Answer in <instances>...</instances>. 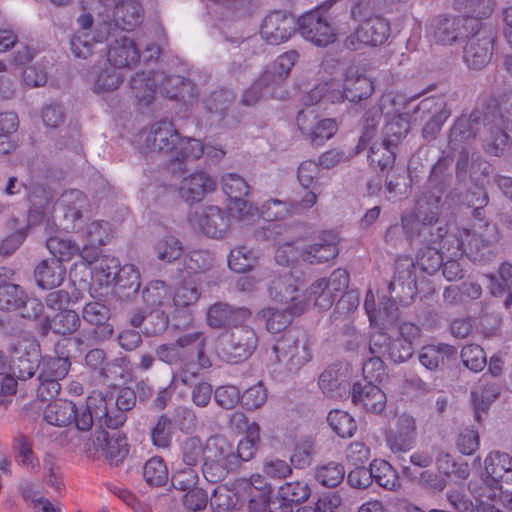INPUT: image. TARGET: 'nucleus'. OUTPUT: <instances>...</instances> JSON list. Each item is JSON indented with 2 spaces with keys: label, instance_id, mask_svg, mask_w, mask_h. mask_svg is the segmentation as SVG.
Masks as SVG:
<instances>
[{
  "label": "nucleus",
  "instance_id": "obj_4",
  "mask_svg": "<svg viewBox=\"0 0 512 512\" xmlns=\"http://www.w3.org/2000/svg\"><path fill=\"white\" fill-rule=\"evenodd\" d=\"M258 342L255 330L241 324L219 337L218 355L227 363H242L253 355L258 347Z\"/></svg>",
  "mask_w": 512,
  "mask_h": 512
},
{
  "label": "nucleus",
  "instance_id": "obj_61",
  "mask_svg": "<svg viewBox=\"0 0 512 512\" xmlns=\"http://www.w3.org/2000/svg\"><path fill=\"white\" fill-rule=\"evenodd\" d=\"M205 445L199 436H191L180 444V456L185 466L196 467L205 457Z\"/></svg>",
  "mask_w": 512,
  "mask_h": 512
},
{
  "label": "nucleus",
  "instance_id": "obj_20",
  "mask_svg": "<svg viewBox=\"0 0 512 512\" xmlns=\"http://www.w3.org/2000/svg\"><path fill=\"white\" fill-rule=\"evenodd\" d=\"M457 356V348L443 342L423 345L417 351L419 363L431 372L443 371L445 369V359L454 362Z\"/></svg>",
  "mask_w": 512,
  "mask_h": 512
},
{
  "label": "nucleus",
  "instance_id": "obj_53",
  "mask_svg": "<svg viewBox=\"0 0 512 512\" xmlns=\"http://www.w3.org/2000/svg\"><path fill=\"white\" fill-rule=\"evenodd\" d=\"M341 364L334 363L329 365L319 376V387L325 394L335 397L340 395V390L348 385L346 375L342 372Z\"/></svg>",
  "mask_w": 512,
  "mask_h": 512
},
{
  "label": "nucleus",
  "instance_id": "obj_7",
  "mask_svg": "<svg viewBox=\"0 0 512 512\" xmlns=\"http://www.w3.org/2000/svg\"><path fill=\"white\" fill-rule=\"evenodd\" d=\"M80 326L81 319L74 310L64 309L51 319L44 315L43 302L34 298V327L41 338L46 337L50 331L64 337L71 336Z\"/></svg>",
  "mask_w": 512,
  "mask_h": 512
},
{
  "label": "nucleus",
  "instance_id": "obj_60",
  "mask_svg": "<svg viewBox=\"0 0 512 512\" xmlns=\"http://www.w3.org/2000/svg\"><path fill=\"white\" fill-rule=\"evenodd\" d=\"M44 244V240L41 242ZM45 247L53 255L52 259H59L60 263L71 260L80 251L79 245L70 240L58 236H50L45 240Z\"/></svg>",
  "mask_w": 512,
  "mask_h": 512
},
{
  "label": "nucleus",
  "instance_id": "obj_17",
  "mask_svg": "<svg viewBox=\"0 0 512 512\" xmlns=\"http://www.w3.org/2000/svg\"><path fill=\"white\" fill-rule=\"evenodd\" d=\"M93 443L111 465L118 466L129 453L127 437L120 431H97Z\"/></svg>",
  "mask_w": 512,
  "mask_h": 512
},
{
  "label": "nucleus",
  "instance_id": "obj_58",
  "mask_svg": "<svg viewBox=\"0 0 512 512\" xmlns=\"http://www.w3.org/2000/svg\"><path fill=\"white\" fill-rule=\"evenodd\" d=\"M330 428L341 438H351L357 431L355 419L346 411L333 409L327 415Z\"/></svg>",
  "mask_w": 512,
  "mask_h": 512
},
{
  "label": "nucleus",
  "instance_id": "obj_13",
  "mask_svg": "<svg viewBox=\"0 0 512 512\" xmlns=\"http://www.w3.org/2000/svg\"><path fill=\"white\" fill-rule=\"evenodd\" d=\"M252 316L250 309L217 301L208 306L206 323L212 329H233L244 324Z\"/></svg>",
  "mask_w": 512,
  "mask_h": 512
},
{
  "label": "nucleus",
  "instance_id": "obj_40",
  "mask_svg": "<svg viewBox=\"0 0 512 512\" xmlns=\"http://www.w3.org/2000/svg\"><path fill=\"white\" fill-rule=\"evenodd\" d=\"M484 129L488 132L482 140L485 153L495 157L504 156L511 148V138L505 131V128L486 123V128Z\"/></svg>",
  "mask_w": 512,
  "mask_h": 512
},
{
  "label": "nucleus",
  "instance_id": "obj_35",
  "mask_svg": "<svg viewBox=\"0 0 512 512\" xmlns=\"http://www.w3.org/2000/svg\"><path fill=\"white\" fill-rule=\"evenodd\" d=\"M112 285L115 295L120 299L131 300L135 298L141 287V276L138 268L133 264H125Z\"/></svg>",
  "mask_w": 512,
  "mask_h": 512
},
{
  "label": "nucleus",
  "instance_id": "obj_14",
  "mask_svg": "<svg viewBox=\"0 0 512 512\" xmlns=\"http://www.w3.org/2000/svg\"><path fill=\"white\" fill-rule=\"evenodd\" d=\"M438 221H430L417 219L414 216H409V221L406 224L407 228V241L412 243H419L424 247L436 246L439 242L445 239L448 241V232L446 227L437 226Z\"/></svg>",
  "mask_w": 512,
  "mask_h": 512
},
{
  "label": "nucleus",
  "instance_id": "obj_63",
  "mask_svg": "<svg viewBox=\"0 0 512 512\" xmlns=\"http://www.w3.org/2000/svg\"><path fill=\"white\" fill-rule=\"evenodd\" d=\"M154 251L160 261L171 263L182 256L183 246L177 237L166 234L156 242Z\"/></svg>",
  "mask_w": 512,
  "mask_h": 512
},
{
  "label": "nucleus",
  "instance_id": "obj_57",
  "mask_svg": "<svg viewBox=\"0 0 512 512\" xmlns=\"http://www.w3.org/2000/svg\"><path fill=\"white\" fill-rule=\"evenodd\" d=\"M141 296L147 307L158 308L170 299L171 289L164 281L152 280L142 289Z\"/></svg>",
  "mask_w": 512,
  "mask_h": 512
},
{
  "label": "nucleus",
  "instance_id": "obj_51",
  "mask_svg": "<svg viewBox=\"0 0 512 512\" xmlns=\"http://www.w3.org/2000/svg\"><path fill=\"white\" fill-rule=\"evenodd\" d=\"M70 359V357L60 354L55 357H43L37 365L38 376L58 382L68 374L71 366Z\"/></svg>",
  "mask_w": 512,
  "mask_h": 512
},
{
  "label": "nucleus",
  "instance_id": "obj_25",
  "mask_svg": "<svg viewBox=\"0 0 512 512\" xmlns=\"http://www.w3.org/2000/svg\"><path fill=\"white\" fill-rule=\"evenodd\" d=\"M216 188V181L206 172L191 173L179 186V195L189 204L198 203Z\"/></svg>",
  "mask_w": 512,
  "mask_h": 512
},
{
  "label": "nucleus",
  "instance_id": "obj_44",
  "mask_svg": "<svg viewBox=\"0 0 512 512\" xmlns=\"http://www.w3.org/2000/svg\"><path fill=\"white\" fill-rule=\"evenodd\" d=\"M415 120L424 121L434 117H450L449 108L444 95H432L423 98L413 110Z\"/></svg>",
  "mask_w": 512,
  "mask_h": 512
},
{
  "label": "nucleus",
  "instance_id": "obj_15",
  "mask_svg": "<svg viewBox=\"0 0 512 512\" xmlns=\"http://www.w3.org/2000/svg\"><path fill=\"white\" fill-rule=\"evenodd\" d=\"M350 395L352 403L367 413L380 415L386 408V394L376 383L355 382L350 389Z\"/></svg>",
  "mask_w": 512,
  "mask_h": 512
},
{
  "label": "nucleus",
  "instance_id": "obj_24",
  "mask_svg": "<svg viewBox=\"0 0 512 512\" xmlns=\"http://www.w3.org/2000/svg\"><path fill=\"white\" fill-rule=\"evenodd\" d=\"M399 305L400 304L396 302L395 299H393V297L390 295L383 296L380 299L379 308L376 309L374 297L372 296V300L369 301L367 296L364 307L370 323L374 324L381 330H387L394 326L398 321Z\"/></svg>",
  "mask_w": 512,
  "mask_h": 512
},
{
  "label": "nucleus",
  "instance_id": "obj_1",
  "mask_svg": "<svg viewBox=\"0 0 512 512\" xmlns=\"http://www.w3.org/2000/svg\"><path fill=\"white\" fill-rule=\"evenodd\" d=\"M146 141L152 150L170 154L165 169L173 176H181L189 171L191 165L204 154L200 140L182 137L174 124L167 120L155 123Z\"/></svg>",
  "mask_w": 512,
  "mask_h": 512
},
{
  "label": "nucleus",
  "instance_id": "obj_38",
  "mask_svg": "<svg viewBox=\"0 0 512 512\" xmlns=\"http://www.w3.org/2000/svg\"><path fill=\"white\" fill-rule=\"evenodd\" d=\"M484 469L495 483L512 481V456L506 452L492 451L484 460Z\"/></svg>",
  "mask_w": 512,
  "mask_h": 512
},
{
  "label": "nucleus",
  "instance_id": "obj_48",
  "mask_svg": "<svg viewBox=\"0 0 512 512\" xmlns=\"http://www.w3.org/2000/svg\"><path fill=\"white\" fill-rule=\"evenodd\" d=\"M268 74H261L252 85L243 93L241 104L254 106L261 99L277 98L279 91L269 82Z\"/></svg>",
  "mask_w": 512,
  "mask_h": 512
},
{
  "label": "nucleus",
  "instance_id": "obj_21",
  "mask_svg": "<svg viewBox=\"0 0 512 512\" xmlns=\"http://www.w3.org/2000/svg\"><path fill=\"white\" fill-rule=\"evenodd\" d=\"M230 215L218 206L205 207L197 217L199 230L207 237L221 239L230 228Z\"/></svg>",
  "mask_w": 512,
  "mask_h": 512
},
{
  "label": "nucleus",
  "instance_id": "obj_10",
  "mask_svg": "<svg viewBox=\"0 0 512 512\" xmlns=\"http://www.w3.org/2000/svg\"><path fill=\"white\" fill-rule=\"evenodd\" d=\"M296 124L303 138L312 146H322L338 131V124L333 118H322L313 109L300 110Z\"/></svg>",
  "mask_w": 512,
  "mask_h": 512
},
{
  "label": "nucleus",
  "instance_id": "obj_11",
  "mask_svg": "<svg viewBox=\"0 0 512 512\" xmlns=\"http://www.w3.org/2000/svg\"><path fill=\"white\" fill-rule=\"evenodd\" d=\"M82 318L92 326L87 337L92 344L98 345L112 339L115 330L114 325L109 322L111 318L109 306L98 301H90L82 309Z\"/></svg>",
  "mask_w": 512,
  "mask_h": 512
},
{
  "label": "nucleus",
  "instance_id": "obj_33",
  "mask_svg": "<svg viewBox=\"0 0 512 512\" xmlns=\"http://www.w3.org/2000/svg\"><path fill=\"white\" fill-rule=\"evenodd\" d=\"M269 295L277 303L293 305L304 301L296 279L291 274H286L273 279L269 285Z\"/></svg>",
  "mask_w": 512,
  "mask_h": 512
},
{
  "label": "nucleus",
  "instance_id": "obj_23",
  "mask_svg": "<svg viewBox=\"0 0 512 512\" xmlns=\"http://www.w3.org/2000/svg\"><path fill=\"white\" fill-rule=\"evenodd\" d=\"M343 87L346 100L360 103L368 99L374 92L373 81L360 71L357 66H349L344 72Z\"/></svg>",
  "mask_w": 512,
  "mask_h": 512
},
{
  "label": "nucleus",
  "instance_id": "obj_39",
  "mask_svg": "<svg viewBox=\"0 0 512 512\" xmlns=\"http://www.w3.org/2000/svg\"><path fill=\"white\" fill-rule=\"evenodd\" d=\"M360 32L370 47L383 45L389 38L391 28L387 19L381 16H374L365 19L360 24Z\"/></svg>",
  "mask_w": 512,
  "mask_h": 512
},
{
  "label": "nucleus",
  "instance_id": "obj_9",
  "mask_svg": "<svg viewBox=\"0 0 512 512\" xmlns=\"http://www.w3.org/2000/svg\"><path fill=\"white\" fill-rule=\"evenodd\" d=\"M464 47L463 58L469 68L481 70L491 60L495 35L490 27L484 26L482 22L475 28Z\"/></svg>",
  "mask_w": 512,
  "mask_h": 512
},
{
  "label": "nucleus",
  "instance_id": "obj_52",
  "mask_svg": "<svg viewBox=\"0 0 512 512\" xmlns=\"http://www.w3.org/2000/svg\"><path fill=\"white\" fill-rule=\"evenodd\" d=\"M453 8L461 13L464 19H474L482 22L493 12L492 0H454Z\"/></svg>",
  "mask_w": 512,
  "mask_h": 512
},
{
  "label": "nucleus",
  "instance_id": "obj_16",
  "mask_svg": "<svg viewBox=\"0 0 512 512\" xmlns=\"http://www.w3.org/2000/svg\"><path fill=\"white\" fill-rule=\"evenodd\" d=\"M233 418L246 426L244 437L238 442L236 448L233 446L237 471L242 463L252 460L259 450L261 444V427L255 421L249 422L246 415L242 412H235Z\"/></svg>",
  "mask_w": 512,
  "mask_h": 512
},
{
  "label": "nucleus",
  "instance_id": "obj_37",
  "mask_svg": "<svg viewBox=\"0 0 512 512\" xmlns=\"http://www.w3.org/2000/svg\"><path fill=\"white\" fill-rule=\"evenodd\" d=\"M159 73L153 69L138 71L130 79L131 93L139 104L148 106L152 103L156 93V76Z\"/></svg>",
  "mask_w": 512,
  "mask_h": 512
},
{
  "label": "nucleus",
  "instance_id": "obj_47",
  "mask_svg": "<svg viewBox=\"0 0 512 512\" xmlns=\"http://www.w3.org/2000/svg\"><path fill=\"white\" fill-rule=\"evenodd\" d=\"M205 449L204 458L222 463L232 469V472H236V458L233 454L232 443L228 442L225 438L216 437L207 442Z\"/></svg>",
  "mask_w": 512,
  "mask_h": 512
},
{
  "label": "nucleus",
  "instance_id": "obj_2",
  "mask_svg": "<svg viewBox=\"0 0 512 512\" xmlns=\"http://www.w3.org/2000/svg\"><path fill=\"white\" fill-rule=\"evenodd\" d=\"M276 362L273 372L278 371L284 376L298 373L312 359V353L306 344H302L297 334L292 331L284 332L272 347Z\"/></svg>",
  "mask_w": 512,
  "mask_h": 512
},
{
  "label": "nucleus",
  "instance_id": "obj_46",
  "mask_svg": "<svg viewBox=\"0 0 512 512\" xmlns=\"http://www.w3.org/2000/svg\"><path fill=\"white\" fill-rule=\"evenodd\" d=\"M235 99L236 96L233 91L218 87L204 98L203 104L206 112L217 116L219 119H224Z\"/></svg>",
  "mask_w": 512,
  "mask_h": 512
},
{
  "label": "nucleus",
  "instance_id": "obj_54",
  "mask_svg": "<svg viewBox=\"0 0 512 512\" xmlns=\"http://www.w3.org/2000/svg\"><path fill=\"white\" fill-rule=\"evenodd\" d=\"M174 432L175 423L172 418L167 414L159 415L150 431L153 446L158 449H170Z\"/></svg>",
  "mask_w": 512,
  "mask_h": 512
},
{
  "label": "nucleus",
  "instance_id": "obj_30",
  "mask_svg": "<svg viewBox=\"0 0 512 512\" xmlns=\"http://www.w3.org/2000/svg\"><path fill=\"white\" fill-rule=\"evenodd\" d=\"M102 393L93 392L89 395L85 402L80 406H77V411L73 417L72 423L75 427L82 432L89 431L94 424L99 426V417H104L102 412Z\"/></svg>",
  "mask_w": 512,
  "mask_h": 512
},
{
  "label": "nucleus",
  "instance_id": "obj_6",
  "mask_svg": "<svg viewBox=\"0 0 512 512\" xmlns=\"http://www.w3.org/2000/svg\"><path fill=\"white\" fill-rule=\"evenodd\" d=\"M479 24L478 20L440 14L431 19L428 32L437 44L451 45L464 41Z\"/></svg>",
  "mask_w": 512,
  "mask_h": 512
},
{
  "label": "nucleus",
  "instance_id": "obj_34",
  "mask_svg": "<svg viewBox=\"0 0 512 512\" xmlns=\"http://www.w3.org/2000/svg\"><path fill=\"white\" fill-rule=\"evenodd\" d=\"M444 194L425 189L415 196L414 211L407 216L417 219L439 221L442 197Z\"/></svg>",
  "mask_w": 512,
  "mask_h": 512
},
{
  "label": "nucleus",
  "instance_id": "obj_32",
  "mask_svg": "<svg viewBox=\"0 0 512 512\" xmlns=\"http://www.w3.org/2000/svg\"><path fill=\"white\" fill-rule=\"evenodd\" d=\"M77 405L66 399H54L47 403L40 412L43 420L55 427H66L72 423Z\"/></svg>",
  "mask_w": 512,
  "mask_h": 512
},
{
  "label": "nucleus",
  "instance_id": "obj_12",
  "mask_svg": "<svg viewBox=\"0 0 512 512\" xmlns=\"http://www.w3.org/2000/svg\"><path fill=\"white\" fill-rule=\"evenodd\" d=\"M297 32V19L287 11L274 10L264 17L260 26L261 37L271 45L288 41Z\"/></svg>",
  "mask_w": 512,
  "mask_h": 512
},
{
  "label": "nucleus",
  "instance_id": "obj_18",
  "mask_svg": "<svg viewBox=\"0 0 512 512\" xmlns=\"http://www.w3.org/2000/svg\"><path fill=\"white\" fill-rule=\"evenodd\" d=\"M338 254L339 239L333 232H323L315 242L305 245L300 253L303 261L310 264L329 262Z\"/></svg>",
  "mask_w": 512,
  "mask_h": 512
},
{
  "label": "nucleus",
  "instance_id": "obj_36",
  "mask_svg": "<svg viewBox=\"0 0 512 512\" xmlns=\"http://www.w3.org/2000/svg\"><path fill=\"white\" fill-rule=\"evenodd\" d=\"M66 273L59 259L42 260L34 269V279L42 289H54L61 285Z\"/></svg>",
  "mask_w": 512,
  "mask_h": 512
},
{
  "label": "nucleus",
  "instance_id": "obj_28",
  "mask_svg": "<svg viewBox=\"0 0 512 512\" xmlns=\"http://www.w3.org/2000/svg\"><path fill=\"white\" fill-rule=\"evenodd\" d=\"M107 56L108 62L119 68H132L141 61L137 44L126 36L109 45Z\"/></svg>",
  "mask_w": 512,
  "mask_h": 512
},
{
  "label": "nucleus",
  "instance_id": "obj_8",
  "mask_svg": "<svg viewBox=\"0 0 512 512\" xmlns=\"http://www.w3.org/2000/svg\"><path fill=\"white\" fill-rule=\"evenodd\" d=\"M486 114L479 109H473L469 114L457 117L449 129L448 149H468V146L480 136L482 129L486 128Z\"/></svg>",
  "mask_w": 512,
  "mask_h": 512
},
{
  "label": "nucleus",
  "instance_id": "obj_43",
  "mask_svg": "<svg viewBox=\"0 0 512 512\" xmlns=\"http://www.w3.org/2000/svg\"><path fill=\"white\" fill-rule=\"evenodd\" d=\"M344 95L345 91L343 83H339L335 80H329L321 82L312 88L309 91L307 98L311 105L319 102L339 104L346 100V96Z\"/></svg>",
  "mask_w": 512,
  "mask_h": 512
},
{
  "label": "nucleus",
  "instance_id": "obj_56",
  "mask_svg": "<svg viewBox=\"0 0 512 512\" xmlns=\"http://www.w3.org/2000/svg\"><path fill=\"white\" fill-rule=\"evenodd\" d=\"M337 297L330 289L328 290L324 279H317L308 288L306 301L313 303L319 311H326L333 306Z\"/></svg>",
  "mask_w": 512,
  "mask_h": 512
},
{
  "label": "nucleus",
  "instance_id": "obj_22",
  "mask_svg": "<svg viewBox=\"0 0 512 512\" xmlns=\"http://www.w3.org/2000/svg\"><path fill=\"white\" fill-rule=\"evenodd\" d=\"M416 435L415 418L404 413L398 417L396 430L390 431L386 435V442L392 452H406L413 448Z\"/></svg>",
  "mask_w": 512,
  "mask_h": 512
},
{
  "label": "nucleus",
  "instance_id": "obj_50",
  "mask_svg": "<svg viewBox=\"0 0 512 512\" xmlns=\"http://www.w3.org/2000/svg\"><path fill=\"white\" fill-rule=\"evenodd\" d=\"M369 165L379 172H388L395 164L396 149L389 145H383V142L372 143L368 147Z\"/></svg>",
  "mask_w": 512,
  "mask_h": 512
},
{
  "label": "nucleus",
  "instance_id": "obj_59",
  "mask_svg": "<svg viewBox=\"0 0 512 512\" xmlns=\"http://www.w3.org/2000/svg\"><path fill=\"white\" fill-rule=\"evenodd\" d=\"M166 462L161 456H154L143 466V477L151 487H162L169 479Z\"/></svg>",
  "mask_w": 512,
  "mask_h": 512
},
{
  "label": "nucleus",
  "instance_id": "obj_45",
  "mask_svg": "<svg viewBox=\"0 0 512 512\" xmlns=\"http://www.w3.org/2000/svg\"><path fill=\"white\" fill-rule=\"evenodd\" d=\"M372 480L385 490L394 491L401 486L396 469L384 459H373L370 464Z\"/></svg>",
  "mask_w": 512,
  "mask_h": 512
},
{
  "label": "nucleus",
  "instance_id": "obj_3",
  "mask_svg": "<svg viewBox=\"0 0 512 512\" xmlns=\"http://www.w3.org/2000/svg\"><path fill=\"white\" fill-rule=\"evenodd\" d=\"M490 232L475 231L467 233L465 238H458L456 235L448 236L451 244L455 246L452 252L453 256H462L471 260L475 264L486 265L493 261L496 256L493 243L499 240L496 226L489 227Z\"/></svg>",
  "mask_w": 512,
  "mask_h": 512
},
{
  "label": "nucleus",
  "instance_id": "obj_55",
  "mask_svg": "<svg viewBox=\"0 0 512 512\" xmlns=\"http://www.w3.org/2000/svg\"><path fill=\"white\" fill-rule=\"evenodd\" d=\"M345 467L339 462H328L314 468L315 480L322 486L335 488L342 483L345 477Z\"/></svg>",
  "mask_w": 512,
  "mask_h": 512
},
{
  "label": "nucleus",
  "instance_id": "obj_26",
  "mask_svg": "<svg viewBox=\"0 0 512 512\" xmlns=\"http://www.w3.org/2000/svg\"><path fill=\"white\" fill-rule=\"evenodd\" d=\"M159 89L162 95L171 100H177L184 104L197 100L198 92L196 84L189 78L180 75L164 76Z\"/></svg>",
  "mask_w": 512,
  "mask_h": 512
},
{
  "label": "nucleus",
  "instance_id": "obj_41",
  "mask_svg": "<svg viewBox=\"0 0 512 512\" xmlns=\"http://www.w3.org/2000/svg\"><path fill=\"white\" fill-rule=\"evenodd\" d=\"M410 128L409 114L399 113L392 116L383 128V145H389L397 149L398 145L406 138Z\"/></svg>",
  "mask_w": 512,
  "mask_h": 512
},
{
  "label": "nucleus",
  "instance_id": "obj_29",
  "mask_svg": "<svg viewBox=\"0 0 512 512\" xmlns=\"http://www.w3.org/2000/svg\"><path fill=\"white\" fill-rule=\"evenodd\" d=\"M306 302L300 301L288 305L284 309L265 308L261 310V316L265 319L266 329L273 334L286 332V328L292 322L293 316H299L305 311Z\"/></svg>",
  "mask_w": 512,
  "mask_h": 512
},
{
  "label": "nucleus",
  "instance_id": "obj_62",
  "mask_svg": "<svg viewBox=\"0 0 512 512\" xmlns=\"http://www.w3.org/2000/svg\"><path fill=\"white\" fill-rule=\"evenodd\" d=\"M314 454L315 443L312 437H302L293 448L290 456L291 465L296 469H305L312 464Z\"/></svg>",
  "mask_w": 512,
  "mask_h": 512
},
{
  "label": "nucleus",
  "instance_id": "obj_19",
  "mask_svg": "<svg viewBox=\"0 0 512 512\" xmlns=\"http://www.w3.org/2000/svg\"><path fill=\"white\" fill-rule=\"evenodd\" d=\"M310 494L311 489L306 482H287L279 487L271 508L277 509V512H294V507L307 501ZM296 512H300V508H297Z\"/></svg>",
  "mask_w": 512,
  "mask_h": 512
},
{
  "label": "nucleus",
  "instance_id": "obj_27",
  "mask_svg": "<svg viewBox=\"0 0 512 512\" xmlns=\"http://www.w3.org/2000/svg\"><path fill=\"white\" fill-rule=\"evenodd\" d=\"M453 162L454 156L443 151L438 160L430 166L427 189L444 194L451 188L454 180Z\"/></svg>",
  "mask_w": 512,
  "mask_h": 512
},
{
  "label": "nucleus",
  "instance_id": "obj_64",
  "mask_svg": "<svg viewBox=\"0 0 512 512\" xmlns=\"http://www.w3.org/2000/svg\"><path fill=\"white\" fill-rule=\"evenodd\" d=\"M257 264V257L252 249L239 246L232 249L228 256V266L236 273H246Z\"/></svg>",
  "mask_w": 512,
  "mask_h": 512
},
{
  "label": "nucleus",
  "instance_id": "obj_5",
  "mask_svg": "<svg viewBox=\"0 0 512 512\" xmlns=\"http://www.w3.org/2000/svg\"><path fill=\"white\" fill-rule=\"evenodd\" d=\"M297 32L318 47L334 43L338 34L329 10L324 7L306 12L297 18Z\"/></svg>",
  "mask_w": 512,
  "mask_h": 512
},
{
  "label": "nucleus",
  "instance_id": "obj_49",
  "mask_svg": "<svg viewBox=\"0 0 512 512\" xmlns=\"http://www.w3.org/2000/svg\"><path fill=\"white\" fill-rule=\"evenodd\" d=\"M486 113L499 120V124L512 131V92H505L498 97H490L486 104Z\"/></svg>",
  "mask_w": 512,
  "mask_h": 512
},
{
  "label": "nucleus",
  "instance_id": "obj_42",
  "mask_svg": "<svg viewBox=\"0 0 512 512\" xmlns=\"http://www.w3.org/2000/svg\"><path fill=\"white\" fill-rule=\"evenodd\" d=\"M299 58V54L295 50H290L279 55L271 68L266 69L262 74L269 75V82L280 92H282V83L289 76L291 69Z\"/></svg>",
  "mask_w": 512,
  "mask_h": 512
},
{
  "label": "nucleus",
  "instance_id": "obj_31",
  "mask_svg": "<svg viewBox=\"0 0 512 512\" xmlns=\"http://www.w3.org/2000/svg\"><path fill=\"white\" fill-rule=\"evenodd\" d=\"M382 118V110L379 106H372L367 109L360 121V136L356 146L353 148V155H359L365 151L378 134V126Z\"/></svg>",
  "mask_w": 512,
  "mask_h": 512
}]
</instances>
